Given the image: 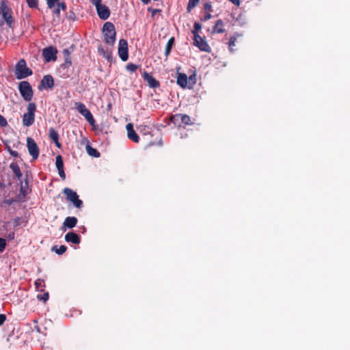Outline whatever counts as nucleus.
<instances>
[{
    "mask_svg": "<svg viewBox=\"0 0 350 350\" xmlns=\"http://www.w3.org/2000/svg\"><path fill=\"white\" fill-rule=\"evenodd\" d=\"M104 36V41L110 46H113L116 42V32L114 25L111 22H106L102 29Z\"/></svg>",
    "mask_w": 350,
    "mask_h": 350,
    "instance_id": "nucleus-1",
    "label": "nucleus"
},
{
    "mask_svg": "<svg viewBox=\"0 0 350 350\" xmlns=\"http://www.w3.org/2000/svg\"><path fill=\"white\" fill-rule=\"evenodd\" d=\"M17 79H25L32 75V70L27 66V63L24 59H20L15 66L14 72Z\"/></svg>",
    "mask_w": 350,
    "mask_h": 350,
    "instance_id": "nucleus-2",
    "label": "nucleus"
},
{
    "mask_svg": "<svg viewBox=\"0 0 350 350\" xmlns=\"http://www.w3.org/2000/svg\"><path fill=\"white\" fill-rule=\"evenodd\" d=\"M36 105L34 103H29L27 105V112L23 116V124L25 126H31L35 120V112Z\"/></svg>",
    "mask_w": 350,
    "mask_h": 350,
    "instance_id": "nucleus-3",
    "label": "nucleus"
},
{
    "mask_svg": "<svg viewBox=\"0 0 350 350\" xmlns=\"http://www.w3.org/2000/svg\"><path fill=\"white\" fill-rule=\"evenodd\" d=\"M18 90L25 100L30 101L32 99L33 92L28 81H23L20 82L18 84Z\"/></svg>",
    "mask_w": 350,
    "mask_h": 350,
    "instance_id": "nucleus-4",
    "label": "nucleus"
},
{
    "mask_svg": "<svg viewBox=\"0 0 350 350\" xmlns=\"http://www.w3.org/2000/svg\"><path fill=\"white\" fill-rule=\"evenodd\" d=\"M63 193L66 196V200L70 202L73 205L80 208L83 206V201L79 198L77 193L71 189L66 187L63 189Z\"/></svg>",
    "mask_w": 350,
    "mask_h": 350,
    "instance_id": "nucleus-5",
    "label": "nucleus"
},
{
    "mask_svg": "<svg viewBox=\"0 0 350 350\" xmlns=\"http://www.w3.org/2000/svg\"><path fill=\"white\" fill-rule=\"evenodd\" d=\"M1 12L3 19L5 21L7 25L12 27L13 23V18L12 16V10L7 5L6 1L2 0L1 3Z\"/></svg>",
    "mask_w": 350,
    "mask_h": 350,
    "instance_id": "nucleus-6",
    "label": "nucleus"
},
{
    "mask_svg": "<svg viewBox=\"0 0 350 350\" xmlns=\"http://www.w3.org/2000/svg\"><path fill=\"white\" fill-rule=\"evenodd\" d=\"M27 146L29 153L32 157V159L33 160L37 159L40 154V150L37 144L33 138L27 137Z\"/></svg>",
    "mask_w": 350,
    "mask_h": 350,
    "instance_id": "nucleus-7",
    "label": "nucleus"
},
{
    "mask_svg": "<svg viewBox=\"0 0 350 350\" xmlns=\"http://www.w3.org/2000/svg\"><path fill=\"white\" fill-rule=\"evenodd\" d=\"M118 55L120 58L125 62L129 58L128 43L124 39H120L118 43Z\"/></svg>",
    "mask_w": 350,
    "mask_h": 350,
    "instance_id": "nucleus-8",
    "label": "nucleus"
},
{
    "mask_svg": "<svg viewBox=\"0 0 350 350\" xmlns=\"http://www.w3.org/2000/svg\"><path fill=\"white\" fill-rule=\"evenodd\" d=\"M170 120L174 124H176L179 122L180 120L181 122L185 125H192L193 122L191 121V118L187 114L177 113L175 115H172Z\"/></svg>",
    "mask_w": 350,
    "mask_h": 350,
    "instance_id": "nucleus-9",
    "label": "nucleus"
},
{
    "mask_svg": "<svg viewBox=\"0 0 350 350\" xmlns=\"http://www.w3.org/2000/svg\"><path fill=\"white\" fill-rule=\"evenodd\" d=\"M98 17L102 20H107L110 16L109 8L101 3L94 5Z\"/></svg>",
    "mask_w": 350,
    "mask_h": 350,
    "instance_id": "nucleus-10",
    "label": "nucleus"
},
{
    "mask_svg": "<svg viewBox=\"0 0 350 350\" xmlns=\"http://www.w3.org/2000/svg\"><path fill=\"white\" fill-rule=\"evenodd\" d=\"M194 44L197 46L200 50L204 52L210 53L211 49L210 46L208 44L206 41L202 38L200 36H196L193 37Z\"/></svg>",
    "mask_w": 350,
    "mask_h": 350,
    "instance_id": "nucleus-11",
    "label": "nucleus"
},
{
    "mask_svg": "<svg viewBox=\"0 0 350 350\" xmlns=\"http://www.w3.org/2000/svg\"><path fill=\"white\" fill-rule=\"evenodd\" d=\"M57 50L53 47L49 46L43 49L42 55L46 62H51V60H55L57 59Z\"/></svg>",
    "mask_w": 350,
    "mask_h": 350,
    "instance_id": "nucleus-12",
    "label": "nucleus"
},
{
    "mask_svg": "<svg viewBox=\"0 0 350 350\" xmlns=\"http://www.w3.org/2000/svg\"><path fill=\"white\" fill-rule=\"evenodd\" d=\"M54 86V79L50 75L43 77L41 80L38 88L41 89H52Z\"/></svg>",
    "mask_w": 350,
    "mask_h": 350,
    "instance_id": "nucleus-13",
    "label": "nucleus"
},
{
    "mask_svg": "<svg viewBox=\"0 0 350 350\" xmlns=\"http://www.w3.org/2000/svg\"><path fill=\"white\" fill-rule=\"evenodd\" d=\"M142 77L148 83L149 87L152 88H156L160 85L159 82L147 72H144Z\"/></svg>",
    "mask_w": 350,
    "mask_h": 350,
    "instance_id": "nucleus-14",
    "label": "nucleus"
},
{
    "mask_svg": "<svg viewBox=\"0 0 350 350\" xmlns=\"http://www.w3.org/2000/svg\"><path fill=\"white\" fill-rule=\"evenodd\" d=\"M126 129L127 131L128 138L135 143H138L139 142V137L135 131L133 124L131 123L127 124Z\"/></svg>",
    "mask_w": 350,
    "mask_h": 350,
    "instance_id": "nucleus-15",
    "label": "nucleus"
},
{
    "mask_svg": "<svg viewBox=\"0 0 350 350\" xmlns=\"http://www.w3.org/2000/svg\"><path fill=\"white\" fill-rule=\"evenodd\" d=\"M65 241L73 244H79L81 242L80 237L74 232H69L65 235Z\"/></svg>",
    "mask_w": 350,
    "mask_h": 350,
    "instance_id": "nucleus-16",
    "label": "nucleus"
},
{
    "mask_svg": "<svg viewBox=\"0 0 350 350\" xmlns=\"http://www.w3.org/2000/svg\"><path fill=\"white\" fill-rule=\"evenodd\" d=\"M28 188V183L26 180L25 184L21 181L20 193L17 196L18 202H23L27 195Z\"/></svg>",
    "mask_w": 350,
    "mask_h": 350,
    "instance_id": "nucleus-17",
    "label": "nucleus"
},
{
    "mask_svg": "<svg viewBox=\"0 0 350 350\" xmlns=\"http://www.w3.org/2000/svg\"><path fill=\"white\" fill-rule=\"evenodd\" d=\"M226 31L224 29V23L221 19H218L215 25L213 27L212 33H223Z\"/></svg>",
    "mask_w": 350,
    "mask_h": 350,
    "instance_id": "nucleus-18",
    "label": "nucleus"
},
{
    "mask_svg": "<svg viewBox=\"0 0 350 350\" xmlns=\"http://www.w3.org/2000/svg\"><path fill=\"white\" fill-rule=\"evenodd\" d=\"M49 132L50 139L55 143L57 148H60L61 144L59 142L58 133L53 128H50Z\"/></svg>",
    "mask_w": 350,
    "mask_h": 350,
    "instance_id": "nucleus-19",
    "label": "nucleus"
},
{
    "mask_svg": "<svg viewBox=\"0 0 350 350\" xmlns=\"http://www.w3.org/2000/svg\"><path fill=\"white\" fill-rule=\"evenodd\" d=\"M10 167L14 172V174L16 176V177L17 178V179L20 181H22L21 178L23 176V174L21 171V169H20L18 165L16 162H12L10 163Z\"/></svg>",
    "mask_w": 350,
    "mask_h": 350,
    "instance_id": "nucleus-20",
    "label": "nucleus"
},
{
    "mask_svg": "<svg viewBox=\"0 0 350 350\" xmlns=\"http://www.w3.org/2000/svg\"><path fill=\"white\" fill-rule=\"evenodd\" d=\"M77 219L75 217H67L63 222V226L68 228H72L76 226Z\"/></svg>",
    "mask_w": 350,
    "mask_h": 350,
    "instance_id": "nucleus-21",
    "label": "nucleus"
},
{
    "mask_svg": "<svg viewBox=\"0 0 350 350\" xmlns=\"http://www.w3.org/2000/svg\"><path fill=\"white\" fill-rule=\"evenodd\" d=\"M187 76L185 73H178L177 77V84L181 88H186L187 85Z\"/></svg>",
    "mask_w": 350,
    "mask_h": 350,
    "instance_id": "nucleus-22",
    "label": "nucleus"
},
{
    "mask_svg": "<svg viewBox=\"0 0 350 350\" xmlns=\"http://www.w3.org/2000/svg\"><path fill=\"white\" fill-rule=\"evenodd\" d=\"M174 37H172L170 38L167 44H166V46H165V55L166 57H168V55H170L171 51H172V49L174 44Z\"/></svg>",
    "mask_w": 350,
    "mask_h": 350,
    "instance_id": "nucleus-23",
    "label": "nucleus"
},
{
    "mask_svg": "<svg viewBox=\"0 0 350 350\" xmlns=\"http://www.w3.org/2000/svg\"><path fill=\"white\" fill-rule=\"evenodd\" d=\"M75 108L78 111L82 116L89 109L86 107L85 104L81 102H76L75 103Z\"/></svg>",
    "mask_w": 350,
    "mask_h": 350,
    "instance_id": "nucleus-24",
    "label": "nucleus"
},
{
    "mask_svg": "<svg viewBox=\"0 0 350 350\" xmlns=\"http://www.w3.org/2000/svg\"><path fill=\"white\" fill-rule=\"evenodd\" d=\"M75 108L78 111L82 116L89 109L86 107L85 104L81 102H76L75 103Z\"/></svg>",
    "mask_w": 350,
    "mask_h": 350,
    "instance_id": "nucleus-25",
    "label": "nucleus"
},
{
    "mask_svg": "<svg viewBox=\"0 0 350 350\" xmlns=\"http://www.w3.org/2000/svg\"><path fill=\"white\" fill-rule=\"evenodd\" d=\"M86 151L90 156L96 158L100 157V152L96 148H92L90 145L88 144L86 146Z\"/></svg>",
    "mask_w": 350,
    "mask_h": 350,
    "instance_id": "nucleus-26",
    "label": "nucleus"
},
{
    "mask_svg": "<svg viewBox=\"0 0 350 350\" xmlns=\"http://www.w3.org/2000/svg\"><path fill=\"white\" fill-rule=\"evenodd\" d=\"M83 116L91 126H95L96 121L90 110L87 111L84 114H83Z\"/></svg>",
    "mask_w": 350,
    "mask_h": 350,
    "instance_id": "nucleus-27",
    "label": "nucleus"
},
{
    "mask_svg": "<svg viewBox=\"0 0 350 350\" xmlns=\"http://www.w3.org/2000/svg\"><path fill=\"white\" fill-rule=\"evenodd\" d=\"M67 250V247L66 245H61L59 247L57 246H53L52 247V251L55 252L56 254L59 255H62L66 252Z\"/></svg>",
    "mask_w": 350,
    "mask_h": 350,
    "instance_id": "nucleus-28",
    "label": "nucleus"
},
{
    "mask_svg": "<svg viewBox=\"0 0 350 350\" xmlns=\"http://www.w3.org/2000/svg\"><path fill=\"white\" fill-rule=\"evenodd\" d=\"M35 286L38 291H44V281L42 279H38L35 282Z\"/></svg>",
    "mask_w": 350,
    "mask_h": 350,
    "instance_id": "nucleus-29",
    "label": "nucleus"
},
{
    "mask_svg": "<svg viewBox=\"0 0 350 350\" xmlns=\"http://www.w3.org/2000/svg\"><path fill=\"white\" fill-rule=\"evenodd\" d=\"M55 165L58 170L64 168V162L61 155H57L55 158Z\"/></svg>",
    "mask_w": 350,
    "mask_h": 350,
    "instance_id": "nucleus-30",
    "label": "nucleus"
},
{
    "mask_svg": "<svg viewBox=\"0 0 350 350\" xmlns=\"http://www.w3.org/2000/svg\"><path fill=\"white\" fill-rule=\"evenodd\" d=\"M202 25L198 22H195L193 25V29L192 30V33L193 34V37L196 36H200L198 31L201 29Z\"/></svg>",
    "mask_w": 350,
    "mask_h": 350,
    "instance_id": "nucleus-31",
    "label": "nucleus"
},
{
    "mask_svg": "<svg viewBox=\"0 0 350 350\" xmlns=\"http://www.w3.org/2000/svg\"><path fill=\"white\" fill-rule=\"evenodd\" d=\"M139 66L138 65H136V64H134L133 63H129L127 65H126V70L129 71V72H133L135 71H136L138 68H139Z\"/></svg>",
    "mask_w": 350,
    "mask_h": 350,
    "instance_id": "nucleus-32",
    "label": "nucleus"
},
{
    "mask_svg": "<svg viewBox=\"0 0 350 350\" xmlns=\"http://www.w3.org/2000/svg\"><path fill=\"white\" fill-rule=\"evenodd\" d=\"M199 3V0H189V3L187 4V10L188 12H191V10L195 8L198 3Z\"/></svg>",
    "mask_w": 350,
    "mask_h": 350,
    "instance_id": "nucleus-33",
    "label": "nucleus"
},
{
    "mask_svg": "<svg viewBox=\"0 0 350 350\" xmlns=\"http://www.w3.org/2000/svg\"><path fill=\"white\" fill-rule=\"evenodd\" d=\"M237 40V38L235 36H232L228 42V47L231 52H233L234 50L233 49V47L235 46V42Z\"/></svg>",
    "mask_w": 350,
    "mask_h": 350,
    "instance_id": "nucleus-34",
    "label": "nucleus"
},
{
    "mask_svg": "<svg viewBox=\"0 0 350 350\" xmlns=\"http://www.w3.org/2000/svg\"><path fill=\"white\" fill-rule=\"evenodd\" d=\"M49 295L48 292L44 293L43 294H38L37 295V298L39 300L43 301L44 302H46L49 299Z\"/></svg>",
    "mask_w": 350,
    "mask_h": 350,
    "instance_id": "nucleus-35",
    "label": "nucleus"
},
{
    "mask_svg": "<svg viewBox=\"0 0 350 350\" xmlns=\"http://www.w3.org/2000/svg\"><path fill=\"white\" fill-rule=\"evenodd\" d=\"M29 8H38V0H26Z\"/></svg>",
    "mask_w": 350,
    "mask_h": 350,
    "instance_id": "nucleus-36",
    "label": "nucleus"
},
{
    "mask_svg": "<svg viewBox=\"0 0 350 350\" xmlns=\"http://www.w3.org/2000/svg\"><path fill=\"white\" fill-rule=\"evenodd\" d=\"M204 10L206 12L211 13L213 12V7L211 2H206L204 5Z\"/></svg>",
    "mask_w": 350,
    "mask_h": 350,
    "instance_id": "nucleus-37",
    "label": "nucleus"
},
{
    "mask_svg": "<svg viewBox=\"0 0 350 350\" xmlns=\"http://www.w3.org/2000/svg\"><path fill=\"white\" fill-rule=\"evenodd\" d=\"M59 0H46V3L50 9L55 8V4L57 5Z\"/></svg>",
    "mask_w": 350,
    "mask_h": 350,
    "instance_id": "nucleus-38",
    "label": "nucleus"
},
{
    "mask_svg": "<svg viewBox=\"0 0 350 350\" xmlns=\"http://www.w3.org/2000/svg\"><path fill=\"white\" fill-rule=\"evenodd\" d=\"M65 57V62L64 64H62V66L65 68H68L72 65V61L70 57Z\"/></svg>",
    "mask_w": 350,
    "mask_h": 350,
    "instance_id": "nucleus-39",
    "label": "nucleus"
},
{
    "mask_svg": "<svg viewBox=\"0 0 350 350\" xmlns=\"http://www.w3.org/2000/svg\"><path fill=\"white\" fill-rule=\"evenodd\" d=\"M6 245L5 239L0 238V252H3L5 250Z\"/></svg>",
    "mask_w": 350,
    "mask_h": 350,
    "instance_id": "nucleus-40",
    "label": "nucleus"
},
{
    "mask_svg": "<svg viewBox=\"0 0 350 350\" xmlns=\"http://www.w3.org/2000/svg\"><path fill=\"white\" fill-rule=\"evenodd\" d=\"M8 125V122L6 119L0 114V126L2 127L6 126Z\"/></svg>",
    "mask_w": 350,
    "mask_h": 350,
    "instance_id": "nucleus-41",
    "label": "nucleus"
},
{
    "mask_svg": "<svg viewBox=\"0 0 350 350\" xmlns=\"http://www.w3.org/2000/svg\"><path fill=\"white\" fill-rule=\"evenodd\" d=\"M148 12H151L152 16L153 17L157 13L161 12V10L159 9H154L152 8H148Z\"/></svg>",
    "mask_w": 350,
    "mask_h": 350,
    "instance_id": "nucleus-42",
    "label": "nucleus"
},
{
    "mask_svg": "<svg viewBox=\"0 0 350 350\" xmlns=\"http://www.w3.org/2000/svg\"><path fill=\"white\" fill-rule=\"evenodd\" d=\"M213 17L211 13L206 12V14L201 18L202 21H206Z\"/></svg>",
    "mask_w": 350,
    "mask_h": 350,
    "instance_id": "nucleus-43",
    "label": "nucleus"
},
{
    "mask_svg": "<svg viewBox=\"0 0 350 350\" xmlns=\"http://www.w3.org/2000/svg\"><path fill=\"white\" fill-rule=\"evenodd\" d=\"M57 6L63 11L66 10V5L64 2H59Z\"/></svg>",
    "mask_w": 350,
    "mask_h": 350,
    "instance_id": "nucleus-44",
    "label": "nucleus"
},
{
    "mask_svg": "<svg viewBox=\"0 0 350 350\" xmlns=\"http://www.w3.org/2000/svg\"><path fill=\"white\" fill-rule=\"evenodd\" d=\"M58 173H59V175L61 177V178L62 180H65V178H66V174L64 172V168L58 170Z\"/></svg>",
    "mask_w": 350,
    "mask_h": 350,
    "instance_id": "nucleus-45",
    "label": "nucleus"
},
{
    "mask_svg": "<svg viewBox=\"0 0 350 350\" xmlns=\"http://www.w3.org/2000/svg\"><path fill=\"white\" fill-rule=\"evenodd\" d=\"M14 202H16V200L13 199V198H10V199H8V200H5L3 201V203L8 205V206H10L11 204H12Z\"/></svg>",
    "mask_w": 350,
    "mask_h": 350,
    "instance_id": "nucleus-46",
    "label": "nucleus"
},
{
    "mask_svg": "<svg viewBox=\"0 0 350 350\" xmlns=\"http://www.w3.org/2000/svg\"><path fill=\"white\" fill-rule=\"evenodd\" d=\"M6 319V317L5 314H0V326L3 324Z\"/></svg>",
    "mask_w": 350,
    "mask_h": 350,
    "instance_id": "nucleus-47",
    "label": "nucleus"
},
{
    "mask_svg": "<svg viewBox=\"0 0 350 350\" xmlns=\"http://www.w3.org/2000/svg\"><path fill=\"white\" fill-rule=\"evenodd\" d=\"M98 52H99V53H103V56H104L105 58H107V59H109V55L108 54H105V51H104V49H100V48H99V49H98Z\"/></svg>",
    "mask_w": 350,
    "mask_h": 350,
    "instance_id": "nucleus-48",
    "label": "nucleus"
},
{
    "mask_svg": "<svg viewBox=\"0 0 350 350\" xmlns=\"http://www.w3.org/2000/svg\"><path fill=\"white\" fill-rule=\"evenodd\" d=\"M228 1L237 6H239L241 4V0H228Z\"/></svg>",
    "mask_w": 350,
    "mask_h": 350,
    "instance_id": "nucleus-49",
    "label": "nucleus"
},
{
    "mask_svg": "<svg viewBox=\"0 0 350 350\" xmlns=\"http://www.w3.org/2000/svg\"><path fill=\"white\" fill-rule=\"evenodd\" d=\"M53 12L55 15L59 16L60 14V9L58 7H57L56 8L54 9Z\"/></svg>",
    "mask_w": 350,
    "mask_h": 350,
    "instance_id": "nucleus-50",
    "label": "nucleus"
},
{
    "mask_svg": "<svg viewBox=\"0 0 350 350\" xmlns=\"http://www.w3.org/2000/svg\"><path fill=\"white\" fill-rule=\"evenodd\" d=\"M68 18L74 21L75 19V14L73 12H70Z\"/></svg>",
    "mask_w": 350,
    "mask_h": 350,
    "instance_id": "nucleus-51",
    "label": "nucleus"
},
{
    "mask_svg": "<svg viewBox=\"0 0 350 350\" xmlns=\"http://www.w3.org/2000/svg\"><path fill=\"white\" fill-rule=\"evenodd\" d=\"M63 53L64 55V57H70V51H68V49H64L63 51Z\"/></svg>",
    "mask_w": 350,
    "mask_h": 350,
    "instance_id": "nucleus-52",
    "label": "nucleus"
},
{
    "mask_svg": "<svg viewBox=\"0 0 350 350\" xmlns=\"http://www.w3.org/2000/svg\"><path fill=\"white\" fill-rule=\"evenodd\" d=\"M20 220H21V219L19 217L16 218L14 220V226H18L20 224Z\"/></svg>",
    "mask_w": 350,
    "mask_h": 350,
    "instance_id": "nucleus-53",
    "label": "nucleus"
},
{
    "mask_svg": "<svg viewBox=\"0 0 350 350\" xmlns=\"http://www.w3.org/2000/svg\"><path fill=\"white\" fill-rule=\"evenodd\" d=\"M91 3L94 5L101 3L102 0H90Z\"/></svg>",
    "mask_w": 350,
    "mask_h": 350,
    "instance_id": "nucleus-54",
    "label": "nucleus"
},
{
    "mask_svg": "<svg viewBox=\"0 0 350 350\" xmlns=\"http://www.w3.org/2000/svg\"><path fill=\"white\" fill-rule=\"evenodd\" d=\"M149 129L150 128L148 127V126H145L144 130V134L146 133H148V134H150V132L149 131Z\"/></svg>",
    "mask_w": 350,
    "mask_h": 350,
    "instance_id": "nucleus-55",
    "label": "nucleus"
},
{
    "mask_svg": "<svg viewBox=\"0 0 350 350\" xmlns=\"http://www.w3.org/2000/svg\"><path fill=\"white\" fill-rule=\"evenodd\" d=\"M10 154H11V155H12L14 157H18V152L14 151H14H11Z\"/></svg>",
    "mask_w": 350,
    "mask_h": 350,
    "instance_id": "nucleus-56",
    "label": "nucleus"
},
{
    "mask_svg": "<svg viewBox=\"0 0 350 350\" xmlns=\"http://www.w3.org/2000/svg\"><path fill=\"white\" fill-rule=\"evenodd\" d=\"M141 1L144 4H146V5L148 4L150 1V0H141Z\"/></svg>",
    "mask_w": 350,
    "mask_h": 350,
    "instance_id": "nucleus-57",
    "label": "nucleus"
},
{
    "mask_svg": "<svg viewBox=\"0 0 350 350\" xmlns=\"http://www.w3.org/2000/svg\"><path fill=\"white\" fill-rule=\"evenodd\" d=\"M195 77H196V75H193V76H190V77H189V79H190V80H192L193 79H195Z\"/></svg>",
    "mask_w": 350,
    "mask_h": 350,
    "instance_id": "nucleus-58",
    "label": "nucleus"
},
{
    "mask_svg": "<svg viewBox=\"0 0 350 350\" xmlns=\"http://www.w3.org/2000/svg\"><path fill=\"white\" fill-rule=\"evenodd\" d=\"M154 144H155L154 142H150L149 143V145H150V146H152V145H154Z\"/></svg>",
    "mask_w": 350,
    "mask_h": 350,
    "instance_id": "nucleus-59",
    "label": "nucleus"
}]
</instances>
